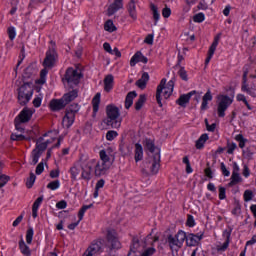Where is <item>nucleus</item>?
<instances>
[{
    "mask_svg": "<svg viewBox=\"0 0 256 256\" xmlns=\"http://www.w3.org/2000/svg\"><path fill=\"white\" fill-rule=\"evenodd\" d=\"M109 169H111V166H108L97 159L89 160V158H87V163L83 167L81 179H84V181H91L93 174L95 177H102V175H105Z\"/></svg>",
    "mask_w": 256,
    "mask_h": 256,
    "instance_id": "obj_1",
    "label": "nucleus"
},
{
    "mask_svg": "<svg viewBox=\"0 0 256 256\" xmlns=\"http://www.w3.org/2000/svg\"><path fill=\"white\" fill-rule=\"evenodd\" d=\"M48 135H51V132H48L47 134L44 135V137H40L36 141V147L35 149L32 150L31 153L30 165H37L39 163L41 155L45 153V150L47 149L48 145H51V143L55 141V138L45 140V137H47Z\"/></svg>",
    "mask_w": 256,
    "mask_h": 256,
    "instance_id": "obj_2",
    "label": "nucleus"
},
{
    "mask_svg": "<svg viewBox=\"0 0 256 256\" xmlns=\"http://www.w3.org/2000/svg\"><path fill=\"white\" fill-rule=\"evenodd\" d=\"M175 87V80H170L167 83V79L163 78L160 84L157 86L156 90V101L159 107H163V102H161V97L163 99H169L173 95V89Z\"/></svg>",
    "mask_w": 256,
    "mask_h": 256,
    "instance_id": "obj_3",
    "label": "nucleus"
},
{
    "mask_svg": "<svg viewBox=\"0 0 256 256\" xmlns=\"http://www.w3.org/2000/svg\"><path fill=\"white\" fill-rule=\"evenodd\" d=\"M187 239V233L183 230H179L176 235H169L166 239V245H168L172 255L179 252V249L183 247Z\"/></svg>",
    "mask_w": 256,
    "mask_h": 256,
    "instance_id": "obj_4",
    "label": "nucleus"
},
{
    "mask_svg": "<svg viewBox=\"0 0 256 256\" xmlns=\"http://www.w3.org/2000/svg\"><path fill=\"white\" fill-rule=\"evenodd\" d=\"M106 125L112 127V129H119L121 127V113L119 108L113 104H110L106 107Z\"/></svg>",
    "mask_w": 256,
    "mask_h": 256,
    "instance_id": "obj_5",
    "label": "nucleus"
},
{
    "mask_svg": "<svg viewBox=\"0 0 256 256\" xmlns=\"http://www.w3.org/2000/svg\"><path fill=\"white\" fill-rule=\"evenodd\" d=\"M106 247L110 253L119 251V249H121V242L119 241V237L117 236V232L115 230L107 231Z\"/></svg>",
    "mask_w": 256,
    "mask_h": 256,
    "instance_id": "obj_6",
    "label": "nucleus"
},
{
    "mask_svg": "<svg viewBox=\"0 0 256 256\" xmlns=\"http://www.w3.org/2000/svg\"><path fill=\"white\" fill-rule=\"evenodd\" d=\"M33 97V88L29 84L22 85L18 90V103L20 105H27Z\"/></svg>",
    "mask_w": 256,
    "mask_h": 256,
    "instance_id": "obj_7",
    "label": "nucleus"
},
{
    "mask_svg": "<svg viewBox=\"0 0 256 256\" xmlns=\"http://www.w3.org/2000/svg\"><path fill=\"white\" fill-rule=\"evenodd\" d=\"M33 117V110L29 108H23L19 115L15 118L14 123L17 131H23L22 123H29Z\"/></svg>",
    "mask_w": 256,
    "mask_h": 256,
    "instance_id": "obj_8",
    "label": "nucleus"
},
{
    "mask_svg": "<svg viewBox=\"0 0 256 256\" xmlns=\"http://www.w3.org/2000/svg\"><path fill=\"white\" fill-rule=\"evenodd\" d=\"M232 103H233V98L227 95H219L217 98L218 117H225V111L229 109Z\"/></svg>",
    "mask_w": 256,
    "mask_h": 256,
    "instance_id": "obj_9",
    "label": "nucleus"
},
{
    "mask_svg": "<svg viewBox=\"0 0 256 256\" xmlns=\"http://www.w3.org/2000/svg\"><path fill=\"white\" fill-rule=\"evenodd\" d=\"M156 241H159V238H152L151 236H147L141 243L139 240L134 239L130 249L141 254L145 247H149V245L153 246V243H155Z\"/></svg>",
    "mask_w": 256,
    "mask_h": 256,
    "instance_id": "obj_10",
    "label": "nucleus"
},
{
    "mask_svg": "<svg viewBox=\"0 0 256 256\" xmlns=\"http://www.w3.org/2000/svg\"><path fill=\"white\" fill-rule=\"evenodd\" d=\"M86 165H87V156H81L79 160L70 168V175L73 181H77V177H79V173L83 175V168Z\"/></svg>",
    "mask_w": 256,
    "mask_h": 256,
    "instance_id": "obj_11",
    "label": "nucleus"
},
{
    "mask_svg": "<svg viewBox=\"0 0 256 256\" xmlns=\"http://www.w3.org/2000/svg\"><path fill=\"white\" fill-rule=\"evenodd\" d=\"M58 59L59 56L57 55V51H55V47L52 46L46 52V57L44 59L43 65L46 69H52V67H55V63H57Z\"/></svg>",
    "mask_w": 256,
    "mask_h": 256,
    "instance_id": "obj_12",
    "label": "nucleus"
},
{
    "mask_svg": "<svg viewBox=\"0 0 256 256\" xmlns=\"http://www.w3.org/2000/svg\"><path fill=\"white\" fill-rule=\"evenodd\" d=\"M148 167L152 175H157L161 167V154L157 151L148 161Z\"/></svg>",
    "mask_w": 256,
    "mask_h": 256,
    "instance_id": "obj_13",
    "label": "nucleus"
},
{
    "mask_svg": "<svg viewBox=\"0 0 256 256\" xmlns=\"http://www.w3.org/2000/svg\"><path fill=\"white\" fill-rule=\"evenodd\" d=\"M65 77L69 85H79V81L81 80V71L68 68Z\"/></svg>",
    "mask_w": 256,
    "mask_h": 256,
    "instance_id": "obj_14",
    "label": "nucleus"
},
{
    "mask_svg": "<svg viewBox=\"0 0 256 256\" xmlns=\"http://www.w3.org/2000/svg\"><path fill=\"white\" fill-rule=\"evenodd\" d=\"M100 162L111 167L113 165V155L111 149L101 150L99 152Z\"/></svg>",
    "mask_w": 256,
    "mask_h": 256,
    "instance_id": "obj_15",
    "label": "nucleus"
},
{
    "mask_svg": "<svg viewBox=\"0 0 256 256\" xmlns=\"http://www.w3.org/2000/svg\"><path fill=\"white\" fill-rule=\"evenodd\" d=\"M149 60L147 59V57H145L144 55H143V53H141V52H136L133 56H132V58H131V60H130V66L131 67H135V65H137V63H144V64H146L147 62H148Z\"/></svg>",
    "mask_w": 256,
    "mask_h": 256,
    "instance_id": "obj_16",
    "label": "nucleus"
},
{
    "mask_svg": "<svg viewBox=\"0 0 256 256\" xmlns=\"http://www.w3.org/2000/svg\"><path fill=\"white\" fill-rule=\"evenodd\" d=\"M66 106L67 104L65 103L63 98L53 99L52 101H50V109L52 111H61V109H65Z\"/></svg>",
    "mask_w": 256,
    "mask_h": 256,
    "instance_id": "obj_17",
    "label": "nucleus"
},
{
    "mask_svg": "<svg viewBox=\"0 0 256 256\" xmlns=\"http://www.w3.org/2000/svg\"><path fill=\"white\" fill-rule=\"evenodd\" d=\"M127 12L133 21H137V2L135 0H130L127 5Z\"/></svg>",
    "mask_w": 256,
    "mask_h": 256,
    "instance_id": "obj_18",
    "label": "nucleus"
},
{
    "mask_svg": "<svg viewBox=\"0 0 256 256\" xmlns=\"http://www.w3.org/2000/svg\"><path fill=\"white\" fill-rule=\"evenodd\" d=\"M195 93H197V91L193 90L188 94L181 95L176 101L177 105H180V107H185L187 103H189V100L191 99V97L195 95Z\"/></svg>",
    "mask_w": 256,
    "mask_h": 256,
    "instance_id": "obj_19",
    "label": "nucleus"
},
{
    "mask_svg": "<svg viewBox=\"0 0 256 256\" xmlns=\"http://www.w3.org/2000/svg\"><path fill=\"white\" fill-rule=\"evenodd\" d=\"M119 9H123V0H114V2L108 7V15H115Z\"/></svg>",
    "mask_w": 256,
    "mask_h": 256,
    "instance_id": "obj_20",
    "label": "nucleus"
},
{
    "mask_svg": "<svg viewBox=\"0 0 256 256\" xmlns=\"http://www.w3.org/2000/svg\"><path fill=\"white\" fill-rule=\"evenodd\" d=\"M73 123H75V116H74L73 112H69L66 110V114L62 120L63 127H66V129H69V127H71V125H73Z\"/></svg>",
    "mask_w": 256,
    "mask_h": 256,
    "instance_id": "obj_21",
    "label": "nucleus"
},
{
    "mask_svg": "<svg viewBox=\"0 0 256 256\" xmlns=\"http://www.w3.org/2000/svg\"><path fill=\"white\" fill-rule=\"evenodd\" d=\"M209 101H213L211 90H208L202 98L201 111H207L209 109Z\"/></svg>",
    "mask_w": 256,
    "mask_h": 256,
    "instance_id": "obj_22",
    "label": "nucleus"
},
{
    "mask_svg": "<svg viewBox=\"0 0 256 256\" xmlns=\"http://www.w3.org/2000/svg\"><path fill=\"white\" fill-rule=\"evenodd\" d=\"M77 96H78L77 90H72V91L64 94L62 97V100H64V103L66 105H69V103H71V101H75V99H77Z\"/></svg>",
    "mask_w": 256,
    "mask_h": 256,
    "instance_id": "obj_23",
    "label": "nucleus"
},
{
    "mask_svg": "<svg viewBox=\"0 0 256 256\" xmlns=\"http://www.w3.org/2000/svg\"><path fill=\"white\" fill-rule=\"evenodd\" d=\"M201 239H203V234H188V236H186L188 245H196Z\"/></svg>",
    "mask_w": 256,
    "mask_h": 256,
    "instance_id": "obj_24",
    "label": "nucleus"
},
{
    "mask_svg": "<svg viewBox=\"0 0 256 256\" xmlns=\"http://www.w3.org/2000/svg\"><path fill=\"white\" fill-rule=\"evenodd\" d=\"M149 82V73L144 72L141 78L136 82L137 87L139 89H145L147 87V83Z\"/></svg>",
    "mask_w": 256,
    "mask_h": 256,
    "instance_id": "obj_25",
    "label": "nucleus"
},
{
    "mask_svg": "<svg viewBox=\"0 0 256 256\" xmlns=\"http://www.w3.org/2000/svg\"><path fill=\"white\" fill-rule=\"evenodd\" d=\"M114 77L113 75L109 74L104 78V91L109 93L111 89H113Z\"/></svg>",
    "mask_w": 256,
    "mask_h": 256,
    "instance_id": "obj_26",
    "label": "nucleus"
},
{
    "mask_svg": "<svg viewBox=\"0 0 256 256\" xmlns=\"http://www.w3.org/2000/svg\"><path fill=\"white\" fill-rule=\"evenodd\" d=\"M134 159H135L136 163H139V161L143 160V146H141V144H139V143L135 144Z\"/></svg>",
    "mask_w": 256,
    "mask_h": 256,
    "instance_id": "obj_27",
    "label": "nucleus"
},
{
    "mask_svg": "<svg viewBox=\"0 0 256 256\" xmlns=\"http://www.w3.org/2000/svg\"><path fill=\"white\" fill-rule=\"evenodd\" d=\"M101 103V94L97 93L94 98L92 99V105H93V115H97V111H99V104Z\"/></svg>",
    "mask_w": 256,
    "mask_h": 256,
    "instance_id": "obj_28",
    "label": "nucleus"
},
{
    "mask_svg": "<svg viewBox=\"0 0 256 256\" xmlns=\"http://www.w3.org/2000/svg\"><path fill=\"white\" fill-rule=\"evenodd\" d=\"M150 9L152 11L154 25H157V23H159V19H161V14L159 13V8H157V6H155V4H150Z\"/></svg>",
    "mask_w": 256,
    "mask_h": 256,
    "instance_id": "obj_29",
    "label": "nucleus"
},
{
    "mask_svg": "<svg viewBox=\"0 0 256 256\" xmlns=\"http://www.w3.org/2000/svg\"><path fill=\"white\" fill-rule=\"evenodd\" d=\"M135 97H137V92H135V91L129 92L127 94L126 100H125L126 109H129L131 107V105H133V100L135 99Z\"/></svg>",
    "mask_w": 256,
    "mask_h": 256,
    "instance_id": "obj_30",
    "label": "nucleus"
},
{
    "mask_svg": "<svg viewBox=\"0 0 256 256\" xmlns=\"http://www.w3.org/2000/svg\"><path fill=\"white\" fill-rule=\"evenodd\" d=\"M19 249H20L22 255H26V256L31 255V250L29 249V246H27V244H25L24 240H21L19 242Z\"/></svg>",
    "mask_w": 256,
    "mask_h": 256,
    "instance_id": "obj_31",
    "label": "nucleus"
},
{
    "mask_svg": "<svg viewBox=\"0 0 256 256\" xmlns=\"http://www.w3.org/2000/svg\"><path fill=\"white\" fill-rule=\"evenodd\" d=\"M209 140V135L202 134L200 138L196 141V148L197 149H203V146L205 145V142Z\"/></svg>",
    "mask_w": 256,
    "mask_h": 256,
    "instance_id": "obj_32",
    "label": "nucleus"
},
{
    "mask_svg": "<svg viewBox=\"0 0 256 256\" xmlns=\"http://www.w3.org/2000/svg\"><path fill=\"white\" fill-rule=\"evenodd\" d=\"M157 250H155V247L151 246L148 247L147 246L145 248H142V252L140 253L141 256H153L155 255V252Z\"/></svg>",
    "mask_w": 256,
    "mask_h": 256,
    "instance_id": "obj_33",
    "label": "nucleus"
},
{
    "mask_svg": "<svg viewBox=\"0 0 256 256\" xmlns=\"http://www.w3.org/2000/svg\"><path fill=\"white\" fill-rule=\"evenodd\" d=\"M105 31H108V33H113V31H117V27L113 23V20H107L104 25Z\"/></svg>",
    "mask_w": 256,
    "mask_h": 256,
    "instance_id": "obj_34",
    "label": "nucleus"
},
{
    "mask_svg": "<svg viewBox=\"0 0 256 256\" xmlns=\"http://www.w3.org/2000/svg\"><path fill=\"white\" fill-rule=\"evenodd\" d=\"M147 100V98L145 97V95H140L138 101L135 103V109L136 111H141L143 105H145V101Z\"/></svg>",
    "mask_w": 256,
    "mask_h": 256,
    "instance_id": "obj_35",
    "label": "nucleus"
},
{
    "mask_svg": "<svg viewBox=\"0 0 256 256\" xmlns=\"http://www.w3.org/2000/svg\"><path fill=\"white\" fill-rule=\"evenodd\" d=\"M61 187V182L59 180H54L47 184V189L50 191H57Z\"/></svg>",
    "mask_w": 256,
    "mask_h": 256,
    "instance_id": "obj_36",
    "label": "nucleus"
},
{
    "mask_svg": "<svg viewBox=\"0 0 256 256\" xmlns=\"http://www.w3.org/2000/svg\"><path fill=\"white\" fill-rule=\"evenodd\" d=\"M242 91L244 93H247L251 97H256L255 90L253 88H249V85H247V83L242 84Z\"/></svg>",
    "mask_w": 256,
    "mask_h": 256,
    "instance_id": "obj_37",
    "label": "nucleus"
},
{
    "mask_svg": "<svg viewBox=\"0 0 256 256\" xmlns=\"http://www.w3.org/2000/svg\"><path fill=\"white\" fill-rule=\"evenodd\" d=\"M46 77H47V69L41 70L40 79L36 80V83H38V85H45V82L47 81Z\"/></svg>",
    "mask_w": 256,
    "mask_h": 256,
    "instance_id": "obj_38",
    "label": "nucleus"
},
{
    "mask_svg": "<svg viewBox=\"0 0 256 256\" xmlns=\"http://www.w3.org/2000/svg\"><path fill=\"white\" fill-rule=\"evenodd\" d=\"M91 207H93V204L84 205V206L80 209V211L78 212V217H79V220H78V221H80V222L83 221V217H84L86 211H87L88 209H91Z\"/></svg>",
    "mask_w": 256,
    "mask_h": 256,
    "instance_id": "obj_39",
    "label": "nucleus"
},
{
    "mask_svg": "<svg viewBox=\"0 0 256 256\" xmlns=\"http://www.w3.org/2000/svg\"><path fill=\"white\" fill-rule=\"evenodd\" d=\"M145 147L150 151V153H155V142L151 139H146L145 140Z\"/></svg>",
    "mask_w": 256,
    "mask_h": 256,
    "instance_id": "obj_40",
    "label": "nucleus"
},
{
    "mask_svg": "<svg viewBox=\"0 0 256 256\" xmlns=\"http://www.w3.org/2000/svg\"><path fill=\"white\" fill-rule=\"evenodd\" d=\"M36 179H37V176H35V174L31 172L29 178L26 181V186L28 187V189H31V187H33Z\"/></svg>",
    "mask_w": 256,
    "mask_h": 256,
    "instance_id": "obj_41",
    "label": "nucleus"
},
{
    "mask_svg": "<svg viewBox=\"0 0 256 256\" xmlns=\"http://www.w3.org/2000/svg\"><path fill=\"white\" fill-rule=\"evenodd\" d=\"M45 165H47V160H42L36 167V175H41L45 171Z\"/></svg>",
    "mask_w": 256,
    "mask_h": 256,
    "instance_id": "obj_42",
    "label": "nucleus"
},
{
    "mask_svg": "<svg viewBox=\"0 0 256 256\" xmlns=\"http://www.w3.org/2000/svg\"><path fill=\"white\" fill-rule=\"evenodd\" d=\"M229 237H231V234L227 233V239L222 245L217 246V251H227V248L229 247Z\"/></svg>",
    "mask_w": 256,
    "mask_h": 256,
    "instance_id": "obj_43",
    "label": "nucleus"
},
{
    "mask_svg": "<svg viewBox=\"0 0 256 256\" xmlns=\"http://www.w3.org/2000/svg\"><path fill=\"white\" fill-rule=\"evenodd\" d=\"M237 183H241V175L239 173H232L230 185H237Z\"/></svg>",
    "mask_w": 256,
    "mask_h": 256,
    "instance_id": "obj_44",
    "label": "nucleus"
},
{
    "mask_svg": "<svg viewBox=\"0 0 256 256\" xmlns=\"http://www.w3.org/2000/svg\"><path fill=\"white\" fill-rule=\"evenodd\" d=\"M119 134L115 130H110L106 133L107 141H113Z\"/></svg>",
    "mask_w": 256,
    "mask_h": 256,
    "instance_id": "obj_45",
    "label": "nucleus"
},
{
    "mask_svg": "<svg viewBox=\"0 0 256 256\" xmlns=\"http://www.w3.org/2000/svg\"><path fill=\"white\" fill-rule=\"evenodd\" d=\"M235 140L238 141L240 149L245 147L246 140L241 134L236 135Z\"/></svg>",
    "mask_w": 256,
    "mask_h": 256,
    "instance_id": "obj_46",
    "label": "nucleus"
},
{
    "mask_svg": "<svg viewBox=\"0 0 256 256\" xmlns=\"http://www.w3.org/2000/svg\"><path fill=\"white\" fill-rule=\"evenodd\" d=\"M178 75L181 77V79L183 81H188V77H187V71L185 70V67L180 66V69L178 71Z\"/></svg>",
    "mask_w": 256,
    "mask_h": 256,
    "instance_id": "obj_47",
    "label": "nucleus"
},
{
    "mask_svg": "<svg viewBox=\"0 0 256 256\" xmlns=\"http://www.w3.org/2000/svg\"><path fill=\"white\" fill-rule=\"evenodd\" d=\"M32 241H33V228H29L26 232V243H28V245H31Z\"/></svg>",
    "mask_w": 256,
    "mask_h": 256,
    "instance_id": "obj_48",
    "label": "nucleus"
},
{
    "mask_svg": "<svg viewBox=\"0 0 256 256\" xmlns=\"http://www.w3.org/2000/svg\"><path fill=\"white\" fill-rule=\"evenodd\" d=\"M7 31H8V37L10 41H13V39L17 37V32H15V27L10 26Z\"/></svg>",
    "mask_w": 256,
    "mask_h": 256,
    "instance_id": "obj_49",
    "label": "nucleus"
},
{
    "mask_svg": "<svg viewBox=\"0 0 256 256\" xmlns=\"http://www.w3.org/2000/svg\"><path fill=\"white\" fill-rule=\"evenodd\" d=\"M193 21L195 22V23H203V21H205V14H203V13H198V14H196L195 16H194V18H193Z\"/></svg>",
    "mask_w": 256,
    "mask_h": 256,
    "instance_id": "obj_50",
    "label": "nucleus"
},
{
    "mask_svg": "<svg viewBox=\"0 0 256 256\" xmlns=\"http://www.w3.org/2000/svg\"><path fill=\"white\" fill-rule=\"evenodd\" d=\"M243 197L244 201L248 203V201H251L253 199V191L245 190Z\"/></svg>",
    "mask_w": 256,
    "mask_h": 256,
    "instance_id": "obj_51",
    "label": "nucleus"
},
{
    "mask_svg": "<svg viewBox=\"0 0 256 256\" xmlns=\"http://www.w3.org/2000/svg\"><path fill=\"white\" fill-rule=\"evenodd\" d=\"M42 203H43V196H40L33 203L32 209H38L39 210V207H41Z\"/></svg>",
    "mask_w": 256,
    "mask_h": 256,
    "instance_id": "obj_52",
    "label": "nucleus"
},
{
    "mask_svg": "<svg viewBox=\"0 0 256 256\" xmlns=\"http://www.w3.org/2000/svg\"><path fill=\"white\" fill-rule=\"evenodd\" d=\"M11 139H12V141H25L26 138L23 136V134H15V133H13L11 135Z\"/></svg>",
    "mask_w": 256,
    "mask_h": 256,
    "instance_id": "obj_53",
    "label": "nucleus"
},
{
    "mask_svg": "<svg viewBox=\"0 0 256 256\" xmlns=\"http://www.w3.org/2000/svg\"><path fill=\"white\" fill-rule=\"evenodd\" d=\"M162 16L165 19H169V17H171V8L165 6V8H163V10H162Z\"/></svg>",
    "mask_w": 256,
    "mask_h": 256,
    "instance_id": "obj_54",
    "label": "nucleus"
},
{
    "mask_svg": "<svg viewBox=\"0 0 256 256\" xmlns=\"http://www.w3.org/2000/svg\"><path fill=\"white\" fill-rule=\"evenodd\" d=\"M232 215H235L236 217H239L241 215V205L236 204L234 208L232 209Z\"/></svg>",
    "mask_w": 256,
    "mask_h": 256,
    "instance_id": "obj_55",
    "label": "nucleus"
},
{
    "mask_svg": "<svg viewBox=\"0 0 256 256\" xmlns=\"http://www.w3.org/2000/svg\"><path fill=\"white\" fill-rule=\"evenodd\" d=\"M17 3H19V0H12V9L10 10V15H15V13H17Z\"/></svg>",
    "mask_w": 256,
    "mask_h": 256,
    "instance_id": "obj_56",
    "label": "nucleus"
},
{
    "mask_svg": "<svg viewBox=\"0 0 256 256\" xmlns=\"http://www.w3.org/2000/svg\"><path fill=\"white\" fill-rule=\"evenodd\" d=\"M67 111H68V113H73V115L75 117V113H77L79 111V105L72 104Z\"/></svg>",
    "mask_w": 256,
    "mask_h": 256,
    "instance_id": "obj_57",
    "label": "nucleus"
},
{
    "mask_svg": "<svg viewBox=\"0 0 256 256\" xmlns=\"http://www.w3.org/2000/svg\"><path fill=\"white\" fill-rule=\"evenodd\" d=\"M237 149V144H235V143H230V144H228V146H227V153L229 154V155H233V151H235Z\"/></svg>",
    "mask_w": 256,
    "mask_h": 256,
    "instance_id": "obj_58",
    "label": "nucleus"
},
{
    "mask_svg": "<svg viewBox=\"0 0 256 256\" xmlns=\"http://www.w3.org/2000/svg\"><path fill=\"white\" fill-rule=\"evenodd\" d=\"M205 125H206V129L207 131L213 132L215 131L217 124L213 123L211 125H209V120L205 119Z\"/></svg>",
    "mask_w": 256,
    "mask_h": 256,
    "instance_id": "obj_59",
    "label": "nucleus"
},
{
    "mask_svg": "<svg viewBox=\"0 0 256 256\" xmlns=\"http://www.w3.org/2000/svg\"><path fill=\"white\" fill-rule=\"evenodd\" d=\"M217 42H213L212 45L210 46L209 50H208V55L212 56L215 55V51L217 50Z\"/></svg>",
    "mask_w": 256,
    "mask_h": 256,
    "instance_id": "obj_60",
    "label": "nucleus"
},
{
    "mask_svg": "<svg viewBox=\"0 0 256 256\" xmlns=\"http://www.w3.org/2000/svg\"><path fill=\"white\" fill-rule=\"evenodd\" d=\"M42 101H43V96H41V95L34 98V100H33L34 107H41Z\"/></svg>",
    "mask_w": 256,
    "mask_h": 256,
    "instance_id": "obj_61",
    "label": "nucleus"
},
{
    "mask_svg": "<svg viewBox=\"0 0 256 256\" xmlns=\"http://www.w3.org/2000/svg\"><path fill=\"white\" fill-rule=\"evenodd\" d=\"M186 225L188 227H195V219L193 218L192 215H188L187 221H186Z\"/></svg>",
    "mask_w": 256,
    "mask_h": 256,
    "instance_id": "obj_62",
    "label": "nucleus"
},
{
    "mask_svg": "<svg viewBox=\"0 0 256 256\" xmlns=\"http://www.w3.org/2000/svg\"><path fill=\"white\" fill-rule=\"evenodd\" d=\"M221 171H222L224 177H229L231 175V172H229V170H227L225 163H221Z\"/></svg>",
    "mask_w": 256,
    "mask_h": 256,
    "instance_id": "obj_63",
    "label": "nucleus"
},
{
    "mask_svg": "<svg viewBox=\"0 0 256 256\" xmlns=\"http://www.w3.org/2000/svg\"><path fill=\"white\" fill-rule=\"evenodd\" d=\"M57 209H67V202L64 200L59 201L56 204Z\"/></svg>",
    "mask_w": 256,
    "mask_h": 256,
    "instance_id": "obj_64",
    "label": "nucleus"
}]
</instances>
